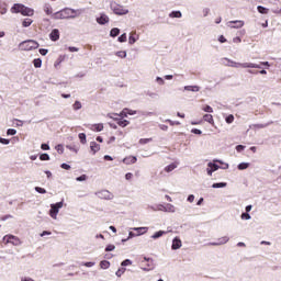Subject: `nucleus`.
<instances>
[{
	"label": "nucleus",
	"mask_w": 281,
	"mask_h": 281,
	"mask_svg": "<svg viewBox=\"0 0 281 281\" xmlns=\"http://www.w3.org/2000/svg\"><path fill=\"white\" fill-rule=\"evenodd\" d=\"M3 243L14 245L15 247H19L21 245V239L14 235H5L3 237Z\"/></svg>",
	"instance_id": "6"
},
{
	"label": "nucleus",
	"mask_w": 281,
	"mask_h": 281,
	"mask_svg": "<svg viewBox=\"0 0 281 281\" xmlns=\"http://www.w3.org/2000/svg\"><path fill=\"white\" fill-rule=\"evenodd\" d=\"M128 43H130V45H135V43H137V38H135V36H133V34H132V35H130Z\"/></svg>",
	"instance_id": "51"
},
{
	"label": "nucleus",
	"mask_w": 281,
	"mask_h": 281,
	"mask_svg": "<svg viewBox=\"0 0 281 281\" xmlns=\"http://www.w3.org/2000/svg\"><path fill=\"white\" fill-rule=\"evenodd\" d=\"M229 243V238L227 236L221 237L217 241L210 243L212 247H218L221 245H227Z\"/></svg>",
	"instance_id": "11"
},
{
	"label": "nucleus",
	"mask_w": 281,
	"mask_h": 281,
	"mask_svg": "<svg viewBox=\"0 0 281 281\" xmlns=\"http://www.w3.org/2000/svg\"><path fill=\"white\" fill-rule=\"evenodd\" d=\"M137 157L135 156H128L123 159V164H126V166H131V164H136Z\"/></svg>",
	"instance_id": "17"
},
{
	"label": "nucleus",
	"mask_w": 281,
	"mask_h": 281,
	"mask_svg": "<svg viewBox=\"0 0 281 281\" xmlns=\"http://www.w3.org/2000/svg\"><path fill=\"white\" fill-rule=\"evenodd\" d=\"M90 150L93 155H95V153L100 151V144H98L95 142H91L90 143Z\"/></svg>",
	"instance_id": "20"
},
{
	"label": "nucleus",
	"mask_w": 281,
	"mask_h": 281,
	"mask_svg": "<svg viewBox=\"0 0 281 281\" xmlns=\"http://www.w3.org/2000/svg\"><path fill=\"white\" fill-rule=\"evenodd\" d=\"M115 56H117V58H126V50H119L115 53Z\"/></svg>",
	"instance_id": "41"
},
{
	"label": "nucleus",
	"mask_w": 281,
	"mask_h": 281,
	"mask_svg": "<svg viewBox=\"0 0 281 281\" xmlns=\"http://www.w3.org/2000/svg\"><path fill=\"white\" fill-rule=\"evenodd\" d=\"M108 117H110V120H115L116 122L120 121V116L117 113H109Z\"/></svg>",
	"instance_id": "40"
},
{
	"label": "nucleus",
	"mask_w": 281,
	"mask_h": 281,
	"mask_svg": "<svg viewBox=\"0 0 281 281\" xmlns=\"http://www.w3.org/2000/svg\"><path fill=\"white\" fill-rule=\"evenodd\" d=\"M119 43H126V33H123L121 36H119Z\"/></svg>",
	"instance_id": "52"
},
{
	"label": "nucleus",
	"mask_w": 281,
	"mask_h": 281,
	"mask_svg": "<svg viewBox=\"0 0 281 281\" xmlns=\"http://www.w3.org/2000/svg\"><path fill=\"white\" fill-rule=\"evenodd\" d=\"M95 196H98V199L111 201L113 199V193H111L109 190H101L95 192Z\"/></svg>",
	"instance_id": "7"
},
{
	"label": "nucleus",
	"mask_w": 281,
	"mask_h": 281,
	"mask_svg": "<svg viewBox=\"0 0 281 281\" xmlns=\"http://www.w3.org/2000/svg\"><path fill=\"white\" fill-rule=\"evenodd\" d=\"M79 139H80L81 144H87V134L80 133Z\"/></svg>",
	"instance_id": "43"
},
{
	"label": "nucleus",
	"mask_w": 281,
	"mask_h": 281,
	"mask_svg": "<svg viewBox=\"0 0 281 281\" xmlns=\"http://www.w3.org/2000/svg\"><path fill=\"white\" fill-rule=\"evenodd\" d=\"M90 131H95L97 133H100L104 131V124L98 123V124L90 125Z\"/></svg>",
	"instance_id": "18"
},
{
	"label": "nucleus",
	"mask_w": 281,
	"mask_h": 281,
	"mask_svg": "<svg viewBox=\"0 0 281 281\" xmlns=\"http://www.w3.org/2000/svg\"><path fill=\"white\" fill-rule=\"evenodd\" d=\"M165 122H168L170 126H179V124H181L179 121H172L170 119H167Z\"/></svg>",
	"instance_id": "44"
},
{
	"label": "nucleus",
	"mask_w": 281,
	"mask_h": 281,
	"mask_svg": "<svg viewBox=\"0 0 281 281\" xmlns=\"http://www.w3.org/2000/svg\"><path fill=\"white\" fill-rule=\"evenodd\" d=\"M203 16H209L210 15V8H204L202 10Z\"/></svg>",
	"instance_id": "60"
},
{
	"label": "nucleus",
	"mask_w": 281,
	"mask_h": 281,
	"mask_svg": "<svg viewBox=\"0 0 281 281\" xmlns=\"http://www.w3.org/2000/svg\"><path fill=\"white\" fill-rule=\"evenodd\" d=\"M64 202H57L55 204H50V210H49V216L56 221L58 218V213L60 210H63Z\"/></svg>",
	"instance_id": "4"
},
{
	"label": "nucleus",
	"mask_w": 281,
	"mask_h": 281,
	"mask_svg": "<svg viewBox=\"0 0 281 281\" xmlns=\"http://www.w3.org/2000/svg\"><path fill=\"white\" fill-rule=\"evenodd\" d=\"M133 265V261L131 259H125L121 262V267H131Z\"/></svg>",
	"instance_id": "38"
},
{
	"label": "nucleus",
	"mask_w": 281,
	"mask_h": 281,
	"mask_svg": "<svg viewBox=\"0 0 281 281\" xmlns=\"http://www.w3.org/2000/svg\"><path fill=\"white\" fill-rule=\"evenodd\" d=\"M76 181H87V175H81L80 177H77Z\"/></svg>",
	"instance_id": "57"
},
{
	"label": "nucleus",
	"mask_w": 281,
	"mask_h": 281,
	"mask_svg": "<svg viewBox=\"0 0 281 281\" xmlns=\"http://www.w3.org/2000/svg\"><path fill=\"white\" fill-rule=\"evenodd\" d=\"M133 231L137 232L136 236H143L148 232V227H134Z\"/></svg>",
	"instance_id": "21"
},
{
	"label": "nucleus",
	"mask_w": 281,
	"mask_h": 281,
	"mask_svg": "<svg viewBox=\"0 0 281 281\" xmlns=\"http://www.w3.org/2000/svg\"><path fill=\"white\" fill-rule=\"evenodd\" d=\"M49 38L54 42L58 41V38H60V31H58V29H54L49 34Z\"/></svg>",
	"instance_id": "15"
},
{
	"label": "nucleus",
	"mask_w": 281,
	"mask_h": 281,
	"mask_svg": "<svg viewBox=\"0 0 281 281\" xmlns=\"http://www.w3.org/2000/svg\"><path fill=\"white\" fill-rule=\"evenodd\" d=\"M23 8H24V4L16 3L11 8V12L12 14H21L23 12Z\"/></svg>",
	"instance_id": "14"
},
{
	"label": "nucleus",
	"mask_w": 281,
	"mask_h": 281,
	"mask_svg": "<svg viewBox=\"0 0 281 281\" xmlns=\"http://www.w3.org/2000/svg\"><path fill=\"white\" fill-rule=\"evenodd\" d=\"M240 217H241L243 221H250L251 220V215H249V213H243Z\"/></svg>",
	"instance_id": "47"
},
{
	"label": "nucleus",
	"mask_w": 281,
	"mask_h": 281,
	"mask_svg": "<svg viewBox=\"0 0 281 281\" xmlns=\"http://www.w3.org/2000/svg\"><path fill=\"white\" fill-rule=\"evenodd\" d=\"M212 188H214V189L227 188V182H216V183H213Z\"/></svg>",
	"instance_id": "28"
},
{
	"label": "nucleus",
	"mask_w": 281,
	"mask_h": 281,
	"mask_svg": "<svg viewBox=\"0 0 281 281\" xmlns=\"http://www.w3.org/2000/svg\"><path fill=\"white\" fill-rule=\"evenodd\" d=\"M72 109H74V111H80V109H82V103H80V101H76L72 104Z\"/></svg>",
	"instance_id": "36"
},
{
	"label": "nucleus",
	"mask_w": 281,
	"mask_h": 281,
	"mask_svg": "<svg viewBox=\"0 0 281 281\" xmlns=\"http://www.w3.org/2000/svg\"><path fill=\"white\" fill-rule=\"evenodd\" d=\"M0 144H3L4 146H8V144H10V139L0 137Z\"/></svg>",
	"instance_id": "55"
},
{
	"label": "nucleus",
	"mask_w": 281,
	"mask_h": 281,
	"mask_svg": "<svg viewBox=\"0 0 281 281\" xmlns=\"http://www.w3.org/2000/svg\"><path fill=\"white\" fill-rule=\"evenodd\" d=\"M149 142H153V138H140L139 144H149Z\"/></svg>",
	"instance_id": "53"
},
{
	"label": "nucleus",
	"mask_w": 281,
	"mask_h": 281,
	"mask_svg": "<svg viewBox=\"0 0 281 281\" xmlns=\"http://www.w3.org/2000/svg\"><path fill=\"white\" fill-rule=\"evenodd\" d=\"M7 135H16V130H14V128H9V130L7 131Z\"/></svg>",
	"instance_id": "59"
},
{
	"label": "nucleus",
	"mask_w": 281,
	"mask_h": 281,
	"mask_svg": "<svg viewBox=\"0 0 281 281\" xmlns=\"http://www.w3.org/2000/svg\"><path fill=\"white\" fill-rule=\"evenodd\" d=\"M42 150H49V146L47 144L41 145Z\"/></svg>",
	"instance_id": "64"
},
{
	"label": "nucleus",
	"mask_w": 281,
	"mask_h": 281,
	"mask_svg": "<svg viewBox=\"0 0 281 281\" xmlns=\"http://www.w3.org/2000/svg\"><path fill=\"white\" fill-rule=\"evenodd\" d=\"M32 23H34V21H32V19H24L22 22V25L24 27H30V25H32Z\"/></svg>",
	"instance_id": "35"
},
{
	"label": "nucleus",
	"mask_w": 281,
	"mask_h": 281,
	"mask_svg": "<svg viewBox=\"0 0 281 281\" xmlns=\"http://www.w3.org/2000/svg\"><path fill=\"white\" fill-rule=\"evenodd\" d=\"M271 124H273V121H269L266 124H252L250 128H267V126H271Z\"/></svg>",
	"instance_id": "23"
},
{
	"label": "nucleus",
	"mask_w": 281,
	"mask_h": 281,
	"mask_svg": "<svg viewBox=\"0 0 281 281\" xmlns=\"http://www.w3.org/2000/svg\"><path fill=\"white\" fill-rule=\"evenodd\" d=\"M105 251H115V245L110 244L105 247Z\"/></svg>",
	"instance_id": "54"
},
{
	"label": "nucleus",
	"mask_w": 281,
	"mask_h": 281,
	"mask_svg": "<svg viewBox=\"0 0 281 281\" xmlns=\"http://www.w3.org/2000/svg\"><path fill=\"white\" fill-rule=\"evenodd\" d=\"M220 63L221 65H224V67H233L234 69H239V61H235L227 57L221 58Z\"/></svg>",
	"instance_id": "5"
},
{
	"label": "nucleus",
	"mask_w": 281,
	"mask_h": 281,
	"mask_svg": "<svg viewBox=\"0 0 281 281\" xmlns=\"http://www.w3.org/2000/svg\"><path fill=\"white\" fill-rule=\"evenodd\" d=\"M109 267H111V262L106 261V260H102L100 262V268L101 269H109Z\"/></svg>",
	"instance_id": "34"
},
{
	"label": "nucleus",
	"mask_w": 281,
	"mask_h": 281,
	"mask_svg": "<svg viewBox=\"0 0 281 281\" xmlns=\"http://www.w3.org/2000/svg\"><path fill=\"white\" fill-rule=\"evenodd\" d=\"M81 265L82 267H88V268L95 267V262L93 261L82 262Z\"/></svg>",
	"instance_id": "48"
},
{
	"label": "nucleus",
	"mask_w": 281,
	"mask_h": 281,
	"mask_svg": "<svg viewBox=\"0 0 281 281\" xmlns=\"http://www.w3.org/2000/svg\"><path fill=\"white\" fill-rule=\"evenodd\" d=\"M82 14V9L64 8L53 14V19L56 21L78 19Z\"/></svg>",
	"instance_id": "1"
},
{
	"label": "nucleus",
	"mask_w": 281,
	"mask_h": 281,
	"mask_svg": "<svg viewBox=\"0 0 281 281\" xmlns=\"http://www.w3.org/2000/svg\"><path fill=\"white\" fill-rule=\"evenodd\" d=\"M205 113H214V109H212V106L206 105L202 109Z\"/></svg>",
	"instance_id": "49"
},
{
	"label": "nucleus",
	"mask_w": 281,
	"mask_h": 281,
	"mask_svg": "<svg viewBox=\"0 0 281 281\" xmlns=\"http://www.w3.org/2000/svg\"><path fill=\"white\" fill-rule=\"evenodd\" d=\"M226 25L232 30H240L245 25V22L243 20H235L227 22Z\"/></svg>",
	"instance_id": "9"
},
{
	"label": "nucleus",
	"mask_w": 281,
	"mask_h": 281,
	"mask_svg": "<svg viewBox=\"0 0 281 281\" xmlns=\"http://www.w3.org/2000/svg\"><path fill=\"white\" fill-rule=\"evenodd\" d=\"M109 21H110L109 15L104 13H101V15L97 18V23H99V25H106Z\"/></svg>",
	"instance_id": "12"
},
{
	"label": "nucleus",
	"mask_w": 281,
	"mask_h": 281,
	"mask_svg": "<svg viewBox=\"0 0 281 281\" xmlns=\"http://www.w3.org/2000/svg\"><path fill=\"white\" fill-rule=\"evenodd\" d=\"M181 247H182L181 239H179V237L173 238L171 249L177 250V249H181Z\"/></svg>",
	"instance_id": "16"
},
{
	"label": "nucleus",
	"mask_w": 281,
	"mask_h": 281,
	"mask_svg": "<svg viewBox=\"0 0 281 281\" xmlns=\"http://www.w3.org/2000/svg\"><path fill=\"white\" fill-rule=\"evenodd\" d=\"M119 117H128V113L126 112V109H124L120 114Z\"/></svg>",
	"instance_id": "58"
},
{
	"label": "nucleus",
	"mask_w": 281,
	"mask_h": 281,
	"mask_svg": "<svg viewBox=\"0 0 281 281\" xmlns=\"http://www.w3.org/2000/svg\"><path fill=\"white\" fill-rule=\"evenodd\" d=\"M22 16H34V9L30 8V7H23L22 8Z\"/></svg>",
	"instance_id": "13"
},
{
	"label": "nucleus",
	"mask_w": 281,
	"mask_h": 281,
	"mask_svg": "<svg viewBox=\"0 0 281 281\" xmlns=\"http://www.w3.org/2000/svg\"><path fill=\"white\" fill-rule=\"evenodd\" d=\"M203 120L204 122H209V124H214V116L212 114H204Z\"/></svg>",
	"instance_id": "26"
},
{
	"label": "nucleus",
	"mask_w": 281,
	"mask_h": 281,
	"mask_svg": "<svg viewBox=\"0 0 281 281\" xmlns=\"http://www.w3.org/2000/svg\"><path fill=\"white\" fill-rule=\"evenodd\" d=\"M184 91H192V93H199L201 91V87L199 86H184Z\"/></svg>",
	"instance_id": "19"
},
{
	"label": "nucleus",
	"mask_w": 281,
	"mask_h": 281,
	"mask_svg": "<svg viewBox=\"0 0 281 281\" xmlns=\"http://www.w3.org/2000/svg\"><path fill=\"white\" fill-rule=\"evenodd\" d=\"M34 67L36 69H41L42 65H43V60H41V58L34 59L33 60Z\"/></svg>",
	"instance_id": "33"
},
{
	"label": "nucleus",
	"mask_w": 281,
	"mask_h": 281,
	"mask_svg": "<svg viewBox=\"0 0 281 281\" xmlns=\"http://www.w3.org/2000/svg\"><path fill=\"white\" fill-rule=\"evenodd\" d=\"M125 179H126V181H131V179H133V173L132 172H127L125 175Z\"/></svg>",
	"instance_id": "62"
},
{
	"label": "nucleus",
	"mask_w": 281,
	"mask_h": 281,
	"mask_svg": "<svg viewBox=\"0 0 281 281\" xmlns=\"http://www.w3.org/2000/svg\"><path fill=\"white\" fill-rule=\"evenodd\" d=\"M21 281H35V280L30 277H22Z\"/></svg>",
	"instance_id": "63"
},
{
	"label": "nucleus",
	"mask_w": 281,
	"mask_h": 281,
	"mask_svg": "<svg viewBox=\"0 0 281 281\" xmlns=\"http://www.w3.org/2000/svg\"><path fill=\"white\" fill-rule=\"evenodd\" d=\"M41 161H49V156L47 154H42L40 156Z\"/></svg>",
	"instance_id": "50"
},
{
	"label": "nucleus",
	"mask_w": 281,
	"mask_h": 281,
	"mask_svg": "<svg viewBox=\"0 0 281 281\" xmlns=\"http://www.w3.org/2000/svg\"><path fill=\"white\" fill-rule=\"evenodd\" d=\"M165 234H166V231H158L154 235H151V238L154 240H157V238H161V236H164Z\"/></svg>",
	"instance_id": "27"
},
{
	"label": "nucleus",
	"mask_w": 281,
	"mask_h": 281,
	"mask_svg": "<svg viewBox=\"0 0 281 281\" xmlns=\"http://www.w3.org/2000/svg\"><path fill=\"white\" fill-rule=\"evenodd\" d=\"M170 19H181V16H183V14L181 13V11H172L171 13H169Z\"/></svg>",
	"instance_id": "25"
},
{
	"label": "nucleus",
	"mask_w": 281,
	"mask_h": 281,
	"mask_svg": "<svg viewBox=\"0 0 281 281\" xmlns=\"http://www.w3.org/2000/svg\"><path fill=\"white\" fill-rule=\"evenodd\" d=\"M261 69V66L258 64H254V63H239V69Z\"/></svg>",
	"instance_id": "10"
},
{
	"label": "nucleus",
	"mask_w": 281,
	"mask_h": 281,
	"mask_svg": "<svg viewBox=\"0 0 281 281\" xmlns=\"http://www.w3.org/2000/svg\"><path fill=\"white\" fill-rule=\"evenodd\" d=\"M238 170H247L249 168V162H241L237 166Z\"/></svg>",
	"instance_id": "37"
},
{
	"label": "nucleus",
	"mask_w": 281,
	"mask_h": 281,
	"mask_svg": "<svg viewBox=\"0 0 281 281\" xmlns=\"http://www.w3.org/2000/svg\"><path fill=\"white\" fill-rule=\"evenodd\" d=\"M164 212H170L171 214H175V212H177V209L175 207V205L168 203V204H166Z\"/></svg>",
	"instance_id": "24"
},
{
	"label": "nucleus",
	"mask_w": 281,
	"mask_h": 281,
	"mask_svg": "<svg viewBox=\"0 0 281 281\" xmlns=\"http://www.w3.org/2000/svg\"><path fill=\"white\" fill-rule=\"evenodd\" d=\"M214 161L223 165V167H220V168H222V170H227L229 168V164L223 162V160H214Z\"/></svg>",
	"instance_id": "42"
},
{
	"label": "nucleus",
	"mask_w": 281,
	"mask_h": 281,
	"mask_svg": "<svg viewBox=\"0 0 281 281\" xmlns=\"http://www.w3.org/2000/svg\"><path fill=\"white\" fill-rule=\"evenodd\" d=\"M19 47L22 52H32V49H38V44L34 40H27L20 43Z\"/></svg>",
	"instance_id": "2"
},
{
	"label": "nucleus",
	"mask_w": 281,
	"mask_h": 281,
	"mask_svg": "<svg viewBox=\"0 0 281 281\" xmlns=\"http://www.w3.org/2000/svg\"><path fill=\"white\" fill-rule=\"evenodd\" d=\"M124 273H126V268L122 267V268L117 269V271L115 272V276L117 278H122V276H124Z\"/></svg>",
	"instance_id": "29"
},
{
	"label": "nucleus",
	"mask_w": 281,
	"mask_h": 281,
	"mask_svg": "<svg viewBox=\"0 0 281 281\" xmlns=\"http://www.w3.org/2000/svg\"><path fill=\"white\" fill-rule=\"evenodd\" d=\"M120 34V29L114 27L110 31V36H112V38H115V36H119Z\"/></svg>",
	"instance_id": "31"
},
{
	"label": "nucleus",
	"mask_w": 281,
	"mask_h": 281,
	"mask_svg": "<svg viewBox=\"0 0 281 281\" xmlns=\"http://www.w3.org/2000/svg\"><path fill=\"white\" fill-rule=\"evenodd\" d=\"M156 82H158V85H160V86L166 85V81H165L164 78H161V77H157V78H156Z\"/></svg>",
	"instance_id": "56"
},
{
	"label": "nucleus",
	"mask_w": 281,
	"mask_h": 281,
	"mask_svg": "<svg viewBox=\"0 0 281 281\" xmlns=\"http://www.w3.org/2000/svg\"><path fill=\"white\" fill-rule=\"evenodd\" d=\"M43 9H44V12H45L48 16H53L54 11H53V9H52V4L45 3Z\"/></svg>",
	"instance_id": "22"
},
{
	"label": "nucleus",
	"mask_w": 281,
	"mask_h": 281,
	"mask_svg": "<svg viewBox=\"0 0 281 281\" xmlns=\"http://www.w3.org/2000/svg\"><path fill=\"white\" fill-rule=\"evenodd\" d=\"M236 150H237V153H243V150H245V146L244 145H237Z\"/></svg>",
	"instance_id": "61"
},
{
	"label": "nucleus",
	"mask_w": 281,
	"mask_h": 281,
	"mask_svg": "<svg viewBox=\"0 0 281 281\" xmlns=\"http://www.w3.org/2000/svg\"><path fill=\"white\" fill-rule=\"evenodd\" d=\"M216 170H221V166L216 165V161L213 160V162L207 164L206 175L209 177H212Z\"/></svg>",
	"instance_id": "8"
},
{
	"label": "nucleus",
	"mask_w": 281,
	"mask_h": 281,
	"mask_svg": "<svg viewBox=\"0 0 281 281\" xmlns=\"http://www.w3.org/2000/svg\"><path fill=\"white\" fill-rule=\"evenodd\" d=\"M35 191L38 192V194H47V190L41 187H35Z\"/></svg>",
	"instance_id": "45"
},
{
	"label": "nucleus",
	"mask_w": 281,
	"mask_h": 281,
	"mask_svg": "<svg viewBox=\"0 0 281 281\" xmlns=\"http://www.w3.org/2000/svg\"><path fill=\"white\" fill-rule=\"evenodd\" d=\"M257 10L260 14H269V9L262 7V5H258Z\"/></svg>",
	"instance_id": "30"
},
{
	"label": "nucleus",
	"mask_w": 281,
	"mask_h": 281,
	"mask_svg": "<svg viewBox=\"0 0 281 281\" xmlns=\"http://www.w3.org/2000/svg\"><path fill=\"white\" fill-rule=\"evenodd\" d=\"M110 8L112 12L117 16H124V14H128V9L124 8V5L119 4L117 2H111Z\"/></svg>",
	"instance_id": "3"
},
{
	"label": "nucleus",
	"mask_w": 281,
	"mask_h": 281,
	"mask_svg": "<svg viewBox=\"0 0 281 281\" xmlns=\"http://www.w3.org/2000/svg\"><path fill=\"white\" fill-rule=\"evenodd\" d=\"M119 126H122V128H126V126H128L131 124V122L126 121V120H119L117 121Z\"/></svg>",
	"instance_id": "32"
},
{
	"label": "nucleus",
	"mask_w": 281,
	"mask_h": 281,
	"mask_svg": "<svg viewBox=\"0 0 281 281\" xmlns=\"http://www.w3.org/2000/svg\"><path fill=\"white\" fill-rule=\"evenodd\" d=\"M177 168V165L171 164L167 167H165V172H172V170H175Z\"/></svg>",
	"instance_id": "39"
},
{
	"label": "nucleus",
	"mask_w": 281,
	"mask_h": 281,
	"mask_svg": "<svg viewBox=\"0 0 281 281\" xmlns=\"http://www.w3.org/2000/svg\"><path fill=\"white\" fill-rule=\"evenodd\" d=\"M226 124H233L234 123V115L231 114L225 119Z\"/></svg>",
	"instance_id": "46"
}]
</instances>
